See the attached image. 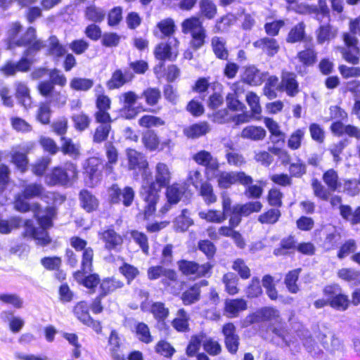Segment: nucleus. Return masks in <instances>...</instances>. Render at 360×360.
Returning <instances> with one entry per match:
<instances>
[{
	"label": "nucleus",
	"mask_w": 360,
	"mask_h": 360,
	"mask_svg": "<svg viewBox=\"0 0 360 360\" xmlns=\"http://www.w3.org/2000/svg\"><path fill=\"white\" fill-rule=\"evenodd\" d=\"M172 179V173L168 165L164 162H158L155 169V181L144 179L141 189V195L146 205L144 209L146 218L151 216L155 211L156 204L159 199L160 188L167 186Z\"/></svg>",
	"instance_id": "1"
},
{
	"label": "nucleus",
	"mask_w": 360,
	"mask_h": 360,
	"mask_svg": "<svg viewBox=\"0 0 360 360\" xmlns=\"http://www.w3.org/2000/svg\"><path fill=\"white\" fill-rule=\"evenodd\" d=\"M349 32L342 34L345 46L338 47L342 58L348 63L357 65L359 62L360 49L359 40L355 35L360 36V16L352 18L349 22Z\"/></svg>",
	"instance_id": "2"
},
{
	"label": "nucleus",
	"mask_w": 360,
	"mask_h": 360,
	"mask_svg": "<svg viewBox=\"0 0 360 360\" xmlns=\"http://www.w3.org/2000/svg\"><path fill=\"white\" fill-rule=\"evenodd\" d=\"M14 207L22 212H33L39 224L43 228H49L52 226V219L56 213L53 207H47L45 210H42L39 203L34 202L30 205L22 199V196L18 195L14 202Z\"/></svg>",
	"instance_id": "3"
},
{
	"label": "nucleus",
	"mask_w": 360,
	"mask_h": 360,
	"mask_svg": "<svg viewBox=\"0 0 360 360\" xmlns=\"http://www.w3.org/2000/svg\"><path fill=\"white\" fill-rule=\"evenodd\" d=\"M181 31L184 34H191V44L195 49H199L204 44L205 30L198 17H191L184 20L181 23Z\"/></svg>",
	"instance_id": "4"
},
{
	"label": "nucleus",
	"mask_w": 360,
	"mask_h": 360,
	"mask_svg": "<svg viewBox=\"0 0 360 360\" xmlns=\"http://www.w3.org/2000/svg\"><path fill=\"white\" fill-rule=\"evenodd\" d=\"M16 46H28L25 51L24 55L29 56L32 52H37L45 48V42L37 39L36 30L30 27L26 32L15 41Z\"/></svg>",
	"instance_id": "5"
},
{
	"label": "nucleus",
	"mask_w": 360,
	"mask_h": 360,
	"mask_svg": "<svg viewBox=\"0 0 360 360\" xmlns=\"http://www.w3.org/2000/svg\"><path fill=\"white\" fill-rule=\"evenodd\" d=\"M262 208V205L259 201L236 204L233 206V216L229 218V224L232 227H236L240 224L242 217H248L253 212H259Z\"/></svg>",
	"instance_id": "6"
},
{
	"label": "nucleus",
	"mask_w": 360,
	"mask_h": 360,
	"mask_svg": "<svg viewBox=\"0 0 360 360\" xmlns=\"http://www.w3.org/2000/svg\"><path fill=\"white\" fill-rule=\"evenodd\" d=\"M217 181L220 188H228L236 183L243 186L251 184L253 179L244 172H222L219 174Z\"/></svg>",
	"instance_id": "7"
},
{
	"label": "nucleus",
	"mask_w": 360,
	"mask_h": 360,
	"mask_svg": "<svg viewBox=\"0 0 360 360\" xmlns=\"http://www.w3.org/2000/svg\"><path fill=\"white\" fill-rule=\"evenodd\" d=\"M77 174L76 166L72 163L67 164L65 169L56 167L52 171L49 175V183L66 185L77 177Z\"/></svg>",
	"instance_id": "8"
},
{
	"label": "nucleus",
	"mask_w": 360,
	"mask_h": 360,
	"mask_svg": "<svg viewBox=\"0 0 360 360\" xmlns=\"http://www.w3.org/2000/svg\"><path fill=\"white\" fill-rule=\"evenodd\" d=\"M109 196L111 202H122L125 207H129L134 201L135 192L131 187L126 186L122 190L117 184H113L110 188Z\"/></svg>",
	"instance_id": "9"
},
{
	"label": "nucleus",
	"mask_w": 360,
	"mask_h": 360,
	"mask_svg": "<svg viewBox=\"0 0 360 360\" xmlns=\"http://www.w3.org/2000/svg\"><path fill=\"white\" fill-rule=\"evenodd\" d=\"M33 147V143H23L22 145L13 147L10 152L11 162L22 172L26 170L28 164L27 153Z\"/></svg>",
	"instance_id": "10"
},
{
	"label": "nucleus",
	"mask_w": 360,
	"mask_h": 360,
	"mask_svg": "<svg viewBox=\"0 0 360 360\" xmlns=\"http://www.w3.org/2000/svg\"><path fill=\"white\" fill-rule=\"evenodd\" d=\"M139 96L134 91L124 92L119 96L120 103L122 105V115L128 120L134 118L138 112L134 107L139 99Z\"/></svg>",
	"instance_id": "11"
},
{
	"label": "nucleus",
	"mask_w": 360,
	"mask_h": 360,
	"mask_svg": "<svg viewBox=\"0 0 360 360\" xmlns=\"http://www.w3.org/2000/svg\"><path fill=\"white\" fill-rule=\"evenodd\" d=\"M179 270L186 276L200 277L205 276L212 269V265L209 262L199 265L194 262L181 260L179 262Z\"/></svg>",
	"instance_id": "12"
},
{
	"label": "nucleus",
	"mask_w": 360,
	"mask_h": 360,
	"mask_svg": "<svg viewBox=\"0 0 360 360\" xmlns=\"http://www.w3.org/2000/svg\"><path fill=\"white\" fill-rule=\"evenodd\" d=\"M128 167L130 170L143 172L142 176L145 179L147 176L148 162L146 157L140 152L134 149L127 150Z\"/></svg>",
	"instance_id": "13"
},
{
	"label": "nucleus",
	"mask_w": 360,
	"mask_h": 360,
	"mask_svg": "<svg viewBox=\"0 0 360 360\" xmlns=\"http://www.w3.org/2000/svg\"><path fill=\"white\" fill-rule=\"evenodd\" d=\"M103 165L101 160L96 158H91L87 160L85 166V173L88 177L86 184L90 186H94L100 181Z\"/></svg>",
	"instance_id": "14"
},
{
	"label": "nucleus",
	"mask_w": 360,
	"mask_h": 360,
	"mask_svg": "<svg viewBox=\"0 0 360 360\" xmlns=\"http://www.w3.org/2000/svg\"><path fill=\"white\" fill-rule=\"evenodd\" d=\"M174 44L173 47L171 46L172 41L169 43L162 42L157 45L154 50L155 57L162 61L166 60H174L178 55L176 46L179 44V41L176 39H174Z\"/></svg>",
	"instance_id": "15"
},
{
	"label": "nucleus",
	"mask_w": 360,
	"mask_h": 360,
	"mask_svg": "<svg viewBox=\"0 0 360 360\" xmlns=\"http://www.w3.org/2000/svg\"><path fill=\"white\" fill-rule=\"evenodd\" d=\"M226 348L231 354H236L238 349L239 337L233 323L225 324L222 328Z\"/></svg>",
	"instance_id": "16"
},
{
	"label": "nucleus",
	"mask_w": 360,
	"mask_h": 360,
	"mask_svg": "<svg viewBox=\"0 0 360 360\" xmlns=\"http://www.w3.org/2000/svg\"><path fill=\"white\" fill-rule=\"evenodd\" d=\"M134 77V73L128 69L124 71L117 69L113 72L111 78L107 82V86L109 89H118L125 84L130 82Z\"/></svg>",
	"instance_id": "17"
},
{
	"label": "nucleus",
	"mask_w": 360,
	"mask_h": 360,
	"mask_svg": "<svg viewBox=\"0 0 360 360\" xmlns=\"http://www.w3.org/2000/svg\"><path fill=\"white\" fill-rule=\"evenodd\" d=\"M98 237L105 243V248L108 250H117L123 243L122 237L112 229L99 232Z\"/></svg>",
	"instance_id": "18"
},
{
	"label": "nucleus",
	"mask_w": 360,
	"mask_h": 360,
	"mask_svg": "<svg viewBox=\"0 0 360 360\" xmlns=\"http://www.w3.org/2000/svg\"><path fill=\"white\" fill-rule=\"evenodd\" d=\"M193 159L197 164L205 167L207 171L215 172L219 167L217 158L205 150H201L194 154Z\"/></svg>",
	"instance_id": "19"
},
{
	"label": "nucleus",
	"mask_w": 360,
	"mask_h": 360,
	"mask_svg": "<svg viewBox=\"0 0 360 360\" xmlns=\"http://www.w3.org/2000/svg\"><path fill=\"white\" fill-rule=\"evenodd\" d=\"M280 313L278 309L274 307H266L257 311L250 316L252 323L260 321L280 322Z\"/></svg>",
	"instance_id": "20"
},
{
	"label": "nucleus",
	"mask_w": 360,
	"mask_h": 360,
	"mask_svg": "<svg viewBox=\"0 0 360 360\" xmlns=\"http://www.w3.org/2000/svg\"><path fill=\"white\" fill-rule=\"evenodd\" d=\"M55 194L47 192L44 193V188L40 184H30L24 186L22 197L25 199H31L40 197L41 199L54 198Z\"/></svg>",
	"instance_id": "21"
},
{
	"label": "nucleus",
	"mask_w": 360,
	"mask_h": 360,
	"mask_svg": "<svg viewBox=\"0 0 360 360\" xmlns=\"http://www.w3.org/2000/svg\"><path fill=\"white\" fill-rule=\"evenodd\" d=\"M319 340L323 347L330 353H335L343 348L341 340L331 333L320 334Z\"/></svg>",
	"instance_id": "22"
},
{
	"label": "nucleus",
	"mask_w": 360,
	"mask_h": 360,
	"mask_svg": "<svg viewBox=\"0 0 360 360\" xmlns=\"http://www.w3.org/2000/svg\"><path fill=\"white\" fill-rule=\"evenodd\" d=\"M279 89L285 91L288 96H295L299 92L298 83L295 79V75L291 72H283Z\"/></svg>",
	"instance_id": "23"
},
{
	"label": "nucleus",
	"mask_w": 360,
	"mask_h": 360,
	"mask_svg": "<svg viewBox=\"0 0 360 360\" xmlns=\"http://www.w3.org/2000/svg\"><path fill=\"white\" fill-rule=\"evenodd\" d=\"M338 33L337 27L330 24L322 25L316 31V41L319 44L328 43L337 37Z\"/></svg>",
	"instance_id": "24"
},
{
	"label": "nucleus",
	"mask_w": 360,
	"mask_h": 360,
	"mask_svg": "<svg viewBox=\"0 0 360 360\" xmlns=\"http://www.w3.org/2000/svg\"><path fill=\"white\" fill-rule=\"evenodd\" d=\"M207 281H201L198 283H195L189 289L184 292L181 295V300L185 305H190L198 302L200 298V288L206 286Z\"/></svg>",
	"instance_id": "25"
},
{
	"label": "nucleus",
	"mask_w": 360,
	"mask_h": 360,
	"mask_svg": "<svg viewBox=\"0 0 360 360\" xmlns=\"http://www.w3.org/2000/svg\"><path fill=\"white\" fill-rule=\"evenodd\" d=\"M24 225L25 228L24 235L25 236L32 237L38 240L39 243L41 245H46L50 242V239L49 238L47 233L45 231L46 228H43L40 225V226L42 228V230L39 232L34 226L31 220H26Z\"/></svg>",
	"instance_id": "26"
},
{
	"label": "nucleus",
	"mask_w": 360,
	"mask_h": 360,
	"mask_svg": "<svg viewBox=\"0 0 360 360\" xmlns=\"http://www.w3.org/2000/svg\"><path fill=\"white\" fill-rule=\"evenodd\" d=\"M266 75V73L260 72L255 66H250L245 69L243 79L250 85L259 86L264 81Z\"/></svg>",
	"instance_id": "27"
},
{
	"label": "nucleus",
	"mask_w": 360,
	"mask_h": 360,
	"mask_svg": "<svg viewBox=\"0 0 360 360\" xmlns=\"http://www.w3.org/2000/svg\"><path fill=\"white\" fill-rule=\"evenodd\" d=\"M253 46L257 49H262L263 52L266 53L270 56L277 53L280 49L276 40L269 37H264L255 41Z\"/></svg>",
	"instance_id": "28"
},
{
	"label": "nucleus",
	"mask_w": 360,
	"mask_h": 360,
	"mask_svg": "<svg viewBox=\"0 0 360 360\" xmlns=\"http://www.w3.org/2000/svg\"><path fill=\"white\" fill-rule=\"evenodd\" d=\"M15 89V96L19 102L25 108L31 107L32 99L30 94V89L27 84L22 82H16L14 84Z\"/></svg>",
	"instance_id": "29"
},
{
	"label": "nucleus",
	"mask_w": 360,
	"mask_h": 360,
	"mask_svg": "<svg viewBox=\"0 0 360 360\" xmlns=\"http://www.w3.org/2000/svg\"><path fill=\"white\" fill-rule=\"evenodd\" d=\"M210 131V125L207 122H201L191 124L184 129V134L191 139H196L204 136Z\"/></svg>",
	"instance_id": "30"
},
{
	"label": "nucleus",
	"mask_w": 360,
	"mask_h": 360,
	"mask_svg": "<svg viewBox=\"0 0 360 360\" xmlns=\"http://www.w3.org/2000/svg\"><path fill=\"white\" fill-rule=\"evenodd\" d=\"M47 54L56 58H59L66 53L65 47L60 43L58 39L53 35L48 39V44H45Z\"/></svg>",
	"instance_id": "31"
},
{
	"label": "nucleus",
	"mask_w": 360,
	"mask_h": 360,
	"mask_svg": "<svg viewBox=\"0 0 360 360\" xmlns=\"http://www.w3.org/2000/svg\"><path fill=\"white\" fill-rule=\"evenodd\" d=\"M266 135V131L263 127L254 125L245 127L240 134L242 138L255 141H262Z\"/></svg>",
	"instance_id": "32"
},
{
	"label": "nucleus",
	"mask_w": 360,
	"mask_h": 360,
	"mask_svg": "<svg viewBox=\"0 0 360 360\" xmlns=\"http://www.w3.org/2000/svg\"><path fill=\"white\" fill-rule=\"evenodd\" d=\"M247 308L246 301L243 299H233L226 301L225 311L229 317H236L238 313Z\"/></svg>",
	"instance_id": "33"
},
{
	"label": "nucleus",
	"mask_w": 360,
	"mask_h": 360,
	"mask_svg": "<svg viewBox=\"0 0 360 360\" xmlns=\"http://www.w3.org/2000/svg\"><path fill=\"white\" fill-rule=\"evenodd\" d=\"M264 122L271 134L272 142H284L285 134L281 130L280 126L277 122L274 120L272 118L265 117L264 119Z\"/></svg>",
	"instance_id": "34"
},
{
	"label": "nucleus",
	"mask_w": 360,
	"mask_h": 360,
	"mask_svg": "<svg viewBox=\"0 0 360 360\" xmlns=\"http://www.w3.org/2000/svg\"><path fill=\"white\" fill-rule=\"evenodd\" d=\"M79 200L82 207L89 212L95 210L98 206V199L87 190L80 191Z\"/></svg>",
	"instance_id": "35"
},
{
	"label": "nucleus",
	"mask_w": 360,
	"mask_h": 360,
	"mask_svg": "<svg viewBox=\"0 0 360 360\" xmlns=\"http://www.w3.org/2000/svg\"><path fill=\"white\" fill-rule=\"evenodd\" d=\"M84 18L89 21L96 22H102L105 17V11L103 8L96 6L94 4L86 7L84 11Z\"/></svg>",
	"instance_id": "36"
},
{
	"label": "nucleus",
	"mask_w": 360,
	"mask_h": 360,
	"mask_svg": "<svg viewBox=\"0 0 360 360\" xmlns=\"http://www.w3.org/2000/svg\"><path fill=\"white\" fill-rule=\"evenodd\" d=\"M211 45L215 56L221 60H227L229 51L226 46L224 39L219 37H214L212 39Z\"/></svg>",
	"instance_id": "37"
},
{
	"label": "nucleus",
	"mask_w": 360,
	"mask_h": 360,
	"mask_svg": "<svg viewBox=\"0 0 360 360\" xmlns=\"http://www.w3.org/2000/svg\"><path fill=\"white\" fill-rule=\"evenodd\" d=\"M238 281L239 279L238 276L232 272H228L222 277V283L225 285V290L227 293L231 295L238 293Z\"/></svg>",
	"instance_id": "38"
},
{
	"label": "nucleus",
	"mask_w": 360,
	"mask_h": 360,
	"mask_svg": "<svg viewBox=\"0 0 360 360\" xmlns=\"http://www.w3.org/2000/svg\"><path fill=\"white\" fill-rule=\"evenodd\" d=\"M337 275L339 278L353 285L360 284V271L351 268L339 269Z\"/></svg>",
	"instance_id": "39"
},
{
	"label": "nucleus",
	"mask_w": 360,
	"mask_h": 360,
	"mask_svg": "<svg viewBox=\"0 0 360 360\" xmlns=\"http://www.w3.org/2000/svg\"><path fill=\"white\" fill-rule=\"evenodd\" d=\"M75 129L78 131H84L90 126L91 119L84 112L75 113L71 116Z\"/></svg>",
	"instance_id": "40"
},
{
	"label": "nucleus",
	"mask_w": 360,
	"mask_h": 360,
	"mask_svg": "<svg viewBox=\"0 0 360 360\" xmlns=\"http://www.w3.org/2000/svg\"><path fill=\"white\" fill-rule=\"evenodd\" d=\"M323 181L327 185L330 191H338L341 186L338 172L333 169H330L323 174Z\"/></svg>",
	"instance_id": "41"
},
{
	"label": "nucleus",
	"mask_w": 360,
	"mask_h": 360,
	"mask_svg": "<svg viewBox=\"0 0 360 360\" xmlns=\"http://www.w3.org/2000/svg\"><path fill=\"white\" fill-rule=\"evenodd\" d=\"M189 316L184 309H180L176 313V318L172 321V326L179 332L188 330Z\"/></svg>",
	"instance_id": "42"
},
{
	"label": "nucleus",
	"mask_w": 360,
	"mask_h": 360,
	"mask_svg": "<svg viewBox=\"0 0 360 360\" xmlns=\"http://www.w3.org/2000/svg\"><path fill=\"white\" fill-rule=\"evenodd\" d=\"M306 130L304 128H300L295 130L288 139V147L293 150H298L304 139Z\"/></svg>",
	"instance_id": "43"
},
{
	"label": "nucleus",
	"mask_w": 360,
	"mask_h": 360,
	"mask_svg": "<svg viewBox=\"0 0 360 360\" xmlns=\"http://www.w3.org/2000/svg\"><path fill=\"white\" fill-rule=\"evenodd\" d=\"M238 85L239 83L233 84L231 89L234 91V94H229L226 96L227 107L233 111H243L245 108V105L236 98V94H238L237 91Z\"/></svg>",
	"instance_id": "44"
},
{
	"label": "nucleus",
	"mask_w": 360,
	"mask_h": 360,
	"mask_svg": "<svg viewBox=\"0 0 360 360\" xmlns=\"http://www.w3.org/2000/svg\"><path fill=\"white\" fill-rule=\"evenodd\" d=\"M198 215L202 219L217 224H221L227 219V217L222 212L215 210H210L207 212L201 211L198 213Z\"/></svg>",
	"instance_id": "45"
},
{
	"label": "nucleus",
	"mask_w": 360,
	"mask_h": 360,
	"mask_svg": "<svg viewBox=\"0 0 360 360\" xmlns=\"http://www.w3.org/2000/svg\"><path fill=\"white\" fill-rule=\"evenodd\" d=\"M193 224V220L189 217V212L186 209L182 210L174 221V228L179 231H185Z\"/></svg>",
	"instance_id": "46"
},
{
	"label": "nucleus",
	"mask_w": 360,
	"mask_h": 360,
	"mask_svg": "<svg viewBox=\"0 0 360 360\" xmlns=\"http://www.w3.org/2000/svg\"><path fill=\"white\" fill-rule=\"evenodd\" d=\"M200 13L207 19H213L217 14V6L212 0H200Z\"/></svg>",
	"instance_id": "47"
},
{
	"label": "nucleus",
	"mask_w": 360,
	"mask_h": 360,
	"mask_svg": "<svg viewBox=\"0 0 360 360\" xmlns=\"http://www.w3.org/2000/svg\"><path fill=\"white\" fill-rule=\"evenodd\" d=\"M300 269H294L287 274L285 278V284L289 292L291 293H297L300 290V288L297 283Z\"/></svg>",
	"instance_id": "48"
},
{
	"label": "nucleus",
	"mask_w": 360,
	"mask_h": 360,
	"mask_svg": "<svg viewBox=\"0 0 360 360\" xmlns=\"http://www.w3.org/2000/svg\"><path fill=\"white\" fill-rule=\"evenodd\" d=\"M22 30V25L18 22H12L8 30V38L5 40L6 49L12 50L15 48V37Z\"/></svg>",
	"instance_id": "49"
},
{
	"label": "nucleus",
	"mask_w": 360,
	"mask_h": 360,
	"mask_svg": "<svg viewBox=\"0 0 360 360\" xmlns=\"http://www.w3.org/2000/svg\"><path fill=\"white\" fill-rule=\"evenodd\" d=\"M297 58L304 66L313 65L316 60V53L313 47H309L300 51L297 55Z\"/></svg>",
	"instance_id": "50"
},
{
	"label": "nucleus",
	"mask_w": 360,
	"mask_h": 360,
	"mask_svg": "<svg viewBox=\"0 0 360 360\" xmlns=\"http://www.w3.org/2000/svg\"><path fill=\"white\" fill-rule=\"evenodd\" d=\"M62 146L61 150L71 157L76 158L79 155V145L74 143L72 140L65 136L61 137Z\"/></svg>",
	"instance_id": "51"
},
{
	"label": "nucleus",
	"mask_w": 360,
	"mask_h": 360,
	"mask_svg": "<svg viewBox=\"0 0 360 360\" xmlns=\"http://www.w3.org/2000/svg\"><path fill=\"white\" fill-rule=\"evenodd\" d=\"M51 110L49 102H41L39 105L37 111V120L43 124H47L50 122Z\"/></svg>",
	"instance_id": "52"
},
{
	"label": "nucleus",
	"mask_w": 360,
	"mask_h": 360,
	"mask_svg": "<svg viewBox=\"0 0 360 360\" xmlns=\"http://www.w3.org/2000/svg\"><path fill=\"white\" fill-rule=\"evenodd\" d=\"M205 338L204 333H199L191 336L189 343L186 348V354L189 356H193L198 352L201 344Z\"/></svg>",
	"instance_id": "53"
},
{
	"label": "nucleus",
	"mask_w": 360,
	"mask_h": 360,
	"mask_svg": "<svg viewBox=\"0 0 360 360\" xmlns=\"http://www.w3.org/2000/svg\"><path fill=\"white\" fill-rule=\"evenodd\" d=\"M142 142L144 146L150 151L159 148L160 141L158 136L153 131H148L143 135Z\"/></svg>",
	"instance_id": "54"
},
{
	"label": "nucleus",
	"mask_w": 360,
	"mask_h": 360,
	"mask_svg": "<svg viewBox=\"0 0 360 360\" xmlns=\"http://www.w3.org/2000/svg\"><path fill=\"white\" fill-rule=\"evenodd\" d=\"M94 86V81L88 78L74 77L70 82L71 89L75 91H86Z\"/></svg>",
	"instance_id": "55"
},
{
	"label": "nucleus",
	"mask_w": 360,
	"mask_h": 360,
	"mask_svg": "<svg viewBox=\"0 0 360 360\" xmlns=\"http://www.w3.org/2000/svg\"><path fill=\"white\" fill-rule=\"evenodd\" d=\"M124 283L115 278H107L103 281L101 284V289L102 290L101 296H105L107 294L123 287Z\"/></svg>",
	"instance_id": "56"
},
{
	"label": "nucleus",
	"mask_w": 360,
	"mask_h": 360,
	"mask_svg": "<svg viewBox=\"0 0 360 360\" xmlns=\"http://www.w3.org/2000/svg\"><path fill=\"white\" fill-rule=\"evenodd\" d=\"M73 311L76 317L83 323L90 321L91 316L89 313V307L86 302H78L74 307Z\"/></svg>",
	"instance_id": "57"
},
{
	"label": "nucleus",
	"mask_w": 360,
	"mask_h": 360,
	"mask_svg": "<svg viewBox=\"0 0 360 360\" xmlns=\"http://www.w3.org/2000/svg\"><path fill=\"white\" fill-rule=\"evenodd\" d=\"M184 194V188L178 184H172L167 188V198L169 203L176 204Z\"/></svg>",
	"instance_id": "58"
},
{
	"label": "nucleus",
	"mask_w": 360,
	"mask_h": 360,
	"mask_svg": "<svg viewBox=\"0 0 360 360\" xmlns=\"http://www.w3.org/2000/svg\"><path fill=\"white\" fill-rule=\"evenodd\" d=\"M21 223L22 219L19 217H12L9 220L0 219V233H9L13 229L19 227Z\"/></svg>",
	"instance_id": "59"
},
{
	"label": "nucleus",
	"mask_w": 360,
	"mask_h": 360,
	"mask_svg": "<svg viewBox=\"0 0 360 360\" xmlns=\"http://www.w3.org/2000/svg\"><path fill=\"white\" fill-rule=\"evenodd\" d=\"M141 127L145 128L158 127L165 124V122L160 117L153 115H144L139 120Z\"/></svg>",
	"instance_id": "60"
},
{
	"label": "nucleus",
	"mask_w": 360,
	"mask_h": 360,
	"mask_svg": "<svg viewBox=\"0 0 360 360\" xmlns=\"http://www.w3.org/2000/svg\"><path fill=\"white\" fill-rule=\"evenodd\" d=\"M200 194L207 205L212 204L217 201V196L214 194L213 188L209 183L205 182L200 185Z\"/></svg>",
	"instance_id": "61"
},
{
	"label": "nucleus",
	"mask_w": 360,
	"mask_h": 360,
	"mask_svg": "<svg viewBox=\"0 0 360 360\" xmlns=\"http://www.w3.org/2000/svg\"><path fill=\"white\" fill-rule=\"evenodd\" d=\"M232 269L238 274L242 279H248L251 276L250 268L242 259L238 258L233 261Z\"/></svg>",
	"instance_id": "62"
},
{
	"label": "nucleus",
	"mask_w": 360,
	"mask_h": 360,
	"mask_svg": "<svg viewBox=\"0 0 360 360\" xmlns=\"http://www.w3.org/2000/svg\"><path fill=\"white\" fill-rule=\"evenodd\" d=\"M203 349L211 356H217L221 352L220 344L214 339L206 336L203 340Z\"/></svg>",
	"instance_id": "63"
},
{
	"label": "nucleus",
	"mask_w": 360,
	"mask_h": 360,
	"mask_svg": "<svg viewBox=\"0 0 360 360\" xmlns=\"http://www.w3.org/2000/svg\"><path fill=\"white\" fill-rule=\"evenodd\" d=\"M246 102L251 109L252 115H259L262 108L259 104V97L254 92H248L246 94Z\"/></svg>",
	"instance_id": "64"
}]
</instances>
